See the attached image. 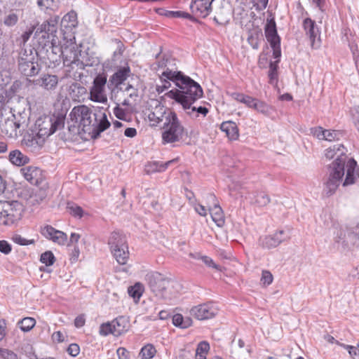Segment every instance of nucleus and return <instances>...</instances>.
<instances>
[{
  "instance_id": "obj_59",
  "label": "nucleus",
  "mask_w": 359,
  "mask_h": 359,
  "mask_svg": "<svg viewBox=\"0 0 359 359\" xmlns=\"http://www.w3.org/2000/svg\"><path fill=\"white\" fill-rule=\"evenodd\" d=\"M257 100V98L246 95L243 104H245L248 107L254 109V106L255 105Z\"/></svg>"
},
{
  "instance_id": "obj_3",
  "label": "nucleus",
  "mask_w": 359,
  "mask_h": 359,
  "mask_svg": "<svg viewBox=\"0 0 359 359\" xmlns=\"http://www.w3.org/2000/svg\"><path fill=\"white\" fill-rule=\"evenodd\" d=\"M179 89H172L165 94V96L174 100L182 105V109H189L190 104H194L203 95L201 86L189 76L178 81Z\"/></svg>"
},
{
  "instance_id": "obj_8",
  "label": "nucleus",
  "mask_w": 359,
  "mask_h": 359,
  "mask_svg": "<svg viewBox=\"0 0 359 359\" xmlns=\"http://www.w3.org/2000/svg\"><path fill=\"white\" fill-rule=\"evenodd\" d=\"M27 115L25 111H18L15 110L10 117L2 118L0 120V130L3 136L10 138L16 139L21 132V128L27 126Z\"/></svg>"
},
{
  "instance_id": "obj_43",
  "label": "nucleus",
  "mask_w": 359,
  "mask_h": 359,
  "mask_svg": "<svg viewBox=\"0 0 359 359\" xmlns=\"http://www.w3.org/2000/svg\"><path fill=\"white\" fill-rule=\"evenodd\" d=\"M40 261L46 266H51L55 262V257L51 251H46L41 254Z\"/></svg>"
},
{
  "instance_id": "obj_30",
  "label": "nucleus",
  "mask_w": 359,
  "mask_h": 359,
  "mask_svg": "<svg viewBox=\"0 0 359 359\" xmlns=\"http://www.w3.org/2000/svg\"><path fill=\"white\" fill-rule=\"evenodd\" d=\"M175 159L168 161L165 163L154 161L148 163L146 165V172L147 173L156 172H163L165 171L169 165L175 162Z\"/></svg>"
},
{
  "instance_id": "obj_14",
  "label": "nucleus",
  "mask_w": 359,
  "mask_h": 359,
  "mask_svg": "<svg viewBox=\"0 0 359 359\" xmlns=\"http://www.w3.org/2000/svg\"><path fill=\"white\" fill-rule=\"evenodd\" d=\"M107 83V78L103 76H97L93 81V85L90 89V100L94 102L104 103L107 101L105 93V85Z\"/></svg>"
},
{
  "instance_id": "obj_47",
  "label": "nucleus",
  "mask_w": 359,
  "mask_h": 359,
  "mask_svg": "<svg viewBox=\"0 0 359 359\" xmlns=\"http://www.w3.org/2000/svg\"><path fill=\"white\" fill-rule=\"evenodd\" d=\"M0 357L3 359H19L18 355L11 350L0 348Z\"/></svg>"
},
{
  "instance_id": "obj_40",
  "label": "nucleus",
  "mask_w": 359,
  "mask_h": 359,
  "mask_svg": "<svg viewBox=\"0 0 359 359\" xmlns=\"http://www.w3.org/2000/svg\"><path fill=\"white\" fill-rule=\"evenodd\" d=\"M36 3L41 10L54 11L58 7L59 0H36Z\"/></svg>"
},
{
  "instance_id": "obj_18",
  "label": "nucleus",
  "mask_w": 359,
  "mask_h": 359,
  "mask_svg": "<svg viewBox=\"0 0 359 359\" xmlns=\"http://www.w3.org/2000/svg\"><path fill=\"white\" fill-rule=\"evenodd\" d=\"M215 0H192L190 8L196 17L205 18L212 11V4Z\"/></svg>"
},
{
  "instance_id": "obj_6",
  "label": "nucleus",
  "mask_w": 359,
  "mask_h": 359,
  "mask_svg": "<svg viewBox=\"0 0 359 359\" xmlns=\"http://www.w3.org/2000/svg\"><path fill=\"white\" fill-rule=\"evenodd\" d=\"M60 20L58 15H54L45 20L40 25L34 32V38L43 48L53 46V42H57L56 36L57 25Z\"/></svg>"
},
{
  "instance_id": "obj_16",
  "label": "nucleus",
  "mask_w": 359,
  "mask_h": 359,
  "mask_svg": "<svg viewBox=\"0 0 359 359\" xmlns=\"http://www.w3.org/2000/svg\"><path fill=\"white\" fill-rule=\"evenodd\" d=\"M25 53H21L18 61L19 70L26 76H33L40 71V67L36 62H34L33 57H29Z\"/></svg>"
},
{
  "instance_id": "obj_31",
  "label": "nucleus",
  "mask_w": 359,
  "mask_h": 359,
  "mask_svg": "<svg viewBox=\"0 0 359 359\" xmlns=\"http://www.w3.org/2000/svg\"><path fill=\"white\" fill-rule=\"evenodd\" d=\"M186 114L191 118H196L199 117L201 115L205 117L208 113V109L205 107L196 106L190 104L189 109H183Z\"/></svg>"
},
{
  "instance_id": "obj_11",
  "label": "nucleus",
  "mask_w": 359,
  "mask_h": 359,
  "mask_svg": "<svg viewBox=\"0 0 359 359\" xmlns=\"http://www.w3.org/2000/svg\"><path fill=\"white\" fill-rule=\"evenodd\" d=\"M108 244L116 262L120 264H126L129 252L121 236L117 232H113L109 238Z\"/></svg>"
},
{
  "instance_id": "obj_51",
  "label": "nucleus",
  "mask_w": 359,
  "mask_h": 359,
  "mask_svg": "<svg viewBox=\"0 0 359 359\" xmlns=\"http://www.w3.org/2000/svg\"><path fill=\"white\" fill-rule=\"evenodd\" d=\"M201 260L207 266L215 269L217 270H220L219 266L216 264L212 259L210 257L203 255V257H201Z\"/></svg>"
},
{
  "instance_id": "obj_20",
  "label": "nucleus",
  "mask_w": 359,
  "mask_h": 359,
  "mask_svg": "<svg viewBox=\"0 0 359 359\" xmlns=\"http://www.w3.org/2000/svg\"><path fill=\"white\" fill-rule=\"evenodd\" d=\"M303 27L306 35L309 36L310 39L312 48H316L319 47V40L316 41V39L319 35V30L316 27L315 21L312 20L311 18H306L304 20Z\"/></svg>"
},
{
  "instance_id": "obj_12",
  "label": "nucleus",
  "mask_w": 359,
  "mask_h": 359,
  "mask_svg": "<svg viewBox=\"0 0 359 359\" xmlns=\"http://www.w3.org/2000/svg\"><path fill=\"white\" fill-rule=\"evenodd\" d=\"M128 327L129 323L127 318L119 316L111 322L102 323L100 327L99 332L102 336L111 334L118 337L127 332Z\"/></svg>"
},
{
  "instance_id": "obj_21",
  "label": "nucleus",
  "mask_w": 359,
  "mask_h": 359,
  "mask_svg": "<svg viewBox=\"0 0 359 359\" xmlns=\"http://www.w3.org/2000/svg\"><path fill=\"white\" fill-rule=\"evenodd\" d=\"M20 172L25 179L32 184L37 185L42 179L41 169L35 166H27L20 169Z\"/></svg>"
},
{
  "instance_id": "obj_13",
  "label": "nucleus",
  "mask_w": 359,
  "mask_h": 359,
  "mask_svg": "<svg viewBox=\"0 0 359 359\" xmlns=\"http://www.w3.org/2000/svg\"><path fill=\"white\" fill-rule=\"evenodd\" d=\"M218 311V308L213 303L208 302L192 307L190 315L198 320H203L214 318Z\"/></svg>"
},
{
  "instance_id": "obj_64",
  "label": "nucleus",
  "mask_w": 359,
  "mask_h": 359,
  "mask_svg": "<svg viewBox=\"0 0 359 359\" xmlns=\"http://www.w3.org/2000/svg\"><path fill=\"white\" fill-rule=\"evenodd\" d=\"M348 353L353 359H359V348L348 346Z\"/></svg>"
},
{
  "instance_id": "obj_28",
  "label": "nucleus",
  "mask_w": 359,
  "mask_h": 359,
  "mask_svg": "<svg viewBox=\"0 0 359 359\" xmlns=\"http://www.w3.org/2000/svg\"><path fill=\"white\" fill-rule=\"evenodd\" d=\"M220 129L231 140H236L238 138V129L235 122L224 121L221 124Z\"/></svg>"
},
{
  "instance_id": "obj_39",
  "label": "nucleus",
  "mask_w": 359,
  "mask_h": 359,
  "mask_svg": "<svg viewBox=\"0 0 359 359\" xmlns=\"http://www.w3.org/2000/svg\"><path fill=\"white\" fill-rule=\"evenodd\" d=\"M156 352L155 347L152 344H149L141 348L139 357L141 359H151L155 355Z\"/></svg>"
},
{
  "instance_id": "obj_4",
  "label": "nucleus",
  "mask_w": 359,
  "mask_h": 359,
  "mask_svg": "<svg viewBox=\"0 0 359 359\" xmlns=\"http://www.w3.org/2000/svg\"><path fill=\"white\" fill-rule=\"evenodd\" d=\"M53 54L50 60L57 61L61 57L64 62L69 64L76 63L79 61V56L81 50L76 43V39L74 33L72 32H64L62 40L53 42V46L50 48Z\"/></svg>"
},
{
  "instance_id": "obj_61",
  "label": "nucleus",
  "mask_w": 359,
  "mask_h": 359,
  "mask_svg": "<svg viewBox=\"0 0 359 359\" xmlns=\"http://www.w3.org/2000/svg\"><path fill=\"white\" fill-rule=\"evenodd\" d=\"M117 355L119 359H128L130 353L123 347H120L116 351Z\"/></svg>"
},
{
  "instance_id": "obj_34",
  "label": "nucleus",
  "mask_w": 359,
  "mask_h": 359,
  "mask_svg": "<svg viewBox=\"0 0 359 359\" xmlns=\"http://www.w3.org/2000/svg\"><path fill=\"white\" fill-rule=\"evenodd\" d=\"M69 95L72 100L80 101L81 97L86 93V89L78 83H73L69 86Z\"/></svg>"
},
{
  "instance_id": "obj_49",
  "label": "nucleus",
  "mask_w": 359,
  "mask_h": 359,
  "mask_svg": "<svg viewBox=\"0 0 359 359\" xmlns=\"http://www.w3.org/2000/svg\"><path fill=\"white\" fill-rule=\"evenodd\" d=\"M209 350H210L209 344L205 341H201L198 344L196 350V353L207 355Z\"/></svg>"
},
{
  "instance_id": "obj_46",
  "label": "nucleus",
  "mask_w": 359,
  "mask_h": 359,
  "mask_svg": "<svg viewBox=\"0 0 359 359\" xmlns=\"http://www.w3.org/2000/svg\"><path fill=\"white\" fill-rule=\"evenodd\" d=\"M273 276L272 273L268 270H263L260 278V283L264 287L271 285L273 282Z\"/></svg>"
},
{
  "instance_id": "obj_56",
  "label": "nucleus",
  "mask_w": 359,
  "mask_h": 359,
  "mask_svg": "<svg viewBox=\"0 0 359 359\" xmlns=\"http://www.w3.org/2000/svg\"><path fill=\"white\" fill-rule=\"evenodd\" d=\"M67 351L70 355L76 357L80 353V348L78 344H72L68 346Z\"/></svg>"
},
{
  "instance_id": "obj_27",
  "label": "nucleus",
  "mask_w": 359,
  "mask_h": 359,
  "mask_svg": "<svg viewBox=\"0 0 359 359\" xmlns=\"http://www.w3.org/2000/svg\"><path fill=\"white\" fill-rule=\"evenodd\" d=\"M47 196L46 190L41 188H34L27 198V204L35 205L41 203Z\"/></svg>"
},
{
  "instance_id": "obj_23",
  "label": "nucleus",
  "mask_w": 359,
  "mask_h": 359,
  "mask_svg": "<svg viewBox=\"0 0 359 359\" xmlns=\"http://www.w3.org/2000/svg\"><path fill=\"white\" fill-rule=\"evenodd\" d=\"M130 74V68L128 65L120 67L117 71L113 74L109 80L110 85L115 88H118L120 85L129 77Z\"/></svg>"
},
{
  "instance_id": "obj_22",
  "label": "nucleus",
  "mask_w": 359,
  "mask_h": 359,
  "mask_svg": "<svg viewBox=\"0 0 359 359\" xmlns=\"http://www.w3.org/2000/svg\"><path fill=\"white\" fill-rule=\"evenodd\" d=\"M33 83L47 90H53L57 86L58 78L56 75L44 74L39 78L33 80Z\"/></svg>"
},
{
  "instance_id": "obj_9",
  "label": "nucleus",
  "mask_w": 359,
  "mask_h": 359,
  "mask_svg": "<svg viewBox=\"0 0 359 359\" xmlns=\"http://www.w3.org/2000/svg\"><path fill=\"white\" fill-rule=\"evenodd\" d=\"M22 212V205L19 202L0 201V224L6 226L15 224L21 219Z\"/></svg>"
},
{
  "instance_id": "obj_54",
  "label": "nucleus",
  "mask_w": 359,
  "mask_h": 359,
  "mask_svg": "<svg viewBox=\"0 0 359 359\" xmlns=\"http://www.w3.org/2000/svg\"><path fill=\"white\" fill-rule=\"evenodd\" d=\"M163 77H161L162 84L156 86V90L158 93H162L163 91L168 89L171 86L170 81L165 79L163 80Z\"/></svg>"
},
{
  "instance_id": "obj_60",
  "label": "nucleus",
  "mask_w": 359,
  "mask_h": 359,
  "mask_svg": "<svg viewBox=\"0 0 359 359\" xmlns=\"http://www.w3.org/2000/svg\"><path fill=\"white\" fill-rule=\"evenodd\" d=\"M11 251V245L6 241H0V252L5 255H8Z\"/></svg>"
},
{
  "instance_id": "obj_62",
  "label": "nucleus",
  "mask_w": 359,
  "mask_h": 359,
  "mask_svg": "<svg viewBox=\"0 0 359 359\" xmlns=\"http://www.w3.org/2000/svg\"><path fill=\"white\" fill-rule=\"evenodd\" d=\"M271 48H273V56L275 59L277 60L274 62L273 63H276L278 65L279 62V58L281 55L280 48V43L278 45H271Z\"/></svg>"
},
{
  "instance_id": "obj_36",
  "label": "nucleus",
  "mask_w": 359,
  "mask_h": 359,
  "mask_svg": "<svg viewBox=\"0 0 359 359\" xmlns=\"http://www.w3.org/2000/svg\"><path fill=\"white\" fill-rule=\"evenodd\" d=\"M62 25L65 28L70 29L74 28L77 25V14L74 11H70L66 14L62 19Z\"/></svg>"
},
{
  "instance_id": "obj_33",
  "label": "nucleus",
  "mask_w": 359,
  "mask_h": 359,
  "mask_svg": "<svg viewBox=\"0 0 359 359\" xmlns=\"http://www.w3.org/2000/svg\"><path fill=\"white\" fill-rule=\"evenodd\" d=\"M231 13L228 8H220L215 12L214 20L220 25H226L230 20Z\"/></svg>"
},
{
  "instance_id": "obj_37",
  "label": "nucleus",
  "mask_w": 359,
  "mask_h": 359,
  "mask_svg": "<svg viewBox=\"0 0 359 359\" xmlns=\"http://www.w3.org/2000/svg\"><path fill=\"white\" fill-rule=\"evenodd\" d=\"M172 323L175 326L180 328H188L192 325V320L189 317L184 318L180 313L172 316Z\"/></svg>"
},
{
  "instance_id": "obj_2",
  "label": "nucleus",
  "mask_w": 359,
  "mask_h": 359,
  "mask_svg": "<svg viewBox=\"0 0 359 359\" xmlns=\"http://www.w3.org/2000/svg\"><path fill=\"white\" fill-rule=\"evenodd\" d=\"M146 280L151 292L157 300H163L171 304L177 299L178 284L175 281L158 272L148 273Z\"/></svg>"
},
{
  "instance_id": "obj_58",
  "label": "nucleus",
  "mask_w": 359,
  "mask_h": 359,
  "mask_svg": "<svg viewBox=\"0 0 359 359\" xmlns=\"http://www.w3.org/2000/svg\"><path fill=\"white\" fill-rule=\"evenodd\" d=\"M127 93V95L128 97L131 99L135 100L138 95H137V90L135 89L133 86L128 85L125 91Z\"/></svg>"
},
{
  "instance_id": "obj_19",
  "label": "nucleus",
  "mask_w": 359,
  "mask_h": 359,
  "mask_svg": "<svg viewBox=\"0 0 359 359\" xmlns=\"http://www.w3.org/2000/svg\"><path fill=\"white\" fill-rule=\"evenodd\" d=\"M208 200L210 203H212V207L210 205L208 208L212 220L218 226H222L225 223V219L223 211L219 205L215 196L212 194H209Z\"/></svg>"
},
{
  "instance_id": "obj_38",
  "label": "nucleus",
  "mask_w": 359,
  "mask_h": 359,
  "mask_svg": "<svg viewBox=\"0 0 359 359\" xmlns=\"http://www.w3.org/2000/svg\"><path fill=\"white\" fill-rule=\"evenodd\" d=\"M186 76L181 72H172L168 69L162 73V77L170 81H173L177 86L178 81L183 80Z\"/></svg>"
},
{
  "instance_id": "obj_17",
  "label": "nucleus",
  "mask_w": 359,
  "mask_h": 359,
  "mask_svg": "<svg viewBox=\"0 0 359 359\" xmlns=\"http://www.w3.org/2000/svg\"><path fill=\"white\" fill-rule=\"evenodd\" d=\"M41 233L46 238L60 245H64L67 242V235L62 231L46 225L41 228Z\"/></svg>"
},
{
  "instance_id": "obj_5",
  "label": "nucleus",
  "mask_w": 359,
  "mask_h": 359,
  "mask_svg": "<svg viewBox=\"0 0 359 359\" xmlns=\"http://www.w3.org/2000/svg\"><path fill=\"white\" fill-rule=\"evenodd\" d=\"M325 156L327 159L335 158L332 163H338L340 166L346 168V175L343 186H348L355 182L354 172L357 163L353 158L348 159L346 149L343 144H336L327 148L325 151Z\"/></svg>"
},
{
  "instance_id": "obj_55",
  "label": "nucleus",
  "mask_w": 359,
  "mask_h": 359,
  "mask_svg": "<svg viewBox=\"0 0 359 359\" xmlns=\"http://www.w3.org/2000/svg\"><path fill=\"white\" fill-rule=\"evenodd\" d=\"M339 135V133L338 131L326 130L325 133V138L323 140L333 141L335 139H338Z\"/></svg>"
},
{
  "instance_id": "obj_15",
  "label": "nucleus",
  "mask_w": 359,
  "mask_h": 359,
  "mask_svg": "<svg viewBox=\"0 0 359 359\" xmlns=\"http://www.w3.org/2000/svg\"><path fill=\"white\" fill-rule=\"evenodd\" d=\"M37 123L38 135L42 137L43 139L53 134L63 125L62 120L55 117H47L45 118L41 123H40L39 121H38Z\"/></svg>"
},
{
  "instance_id": "obj_52",
  "label": "nucleus",
  "mask_w": 359,
  "mask_h": 359,
  "mask_svg": "<svg viewBox=\"0 0 359 359\" xmlns=\"http://www.w3.org/2000/svg\"><path fill=\"white\" fill-rule=\"evenodd\" d=\"M168 15L173 18H182L191 19L192 16L191 14L184 11H169Z\"/></svg>"
},
{
  "instance_id": "obj_53",
  "label": "nucleus",
  "mask_w": 359,
  "mask_h": 359,
  "mask_svg": "<svg viewBox=\"0 0 359 359\" xmlns=\"http://www.w3.org/2000/svg\"><path fill=\"white\" fill-rule=\"evenodd\" d=\"M15 243L21 245H28L34 243V240H27L20 235H16L13 237Z\"/></svg>"
},
{
  "instance_id": "obj_24",
  "label": "nucleus",
  "mask_w": 359,
  "mask_h": 359,
  "mask_svg": "<svg viewBox=\"0 0 359 359\" xmlns=\"http://www.w3.org/2000/svg\"><path fill=\"white\" fill-rule=\"evenodd\" d=\"M265 36L270 45H278L280 38L277 34L276 22L273 19L268 20L265 26Z\"/></svg>"
},
{
  "instance_id": "obj_32",
  "label": "nucleus",
  "mask_w": 359,
  "mask_h": 359,
  "mask_svg": "<svg viewBox=\"0 0 359 359\" xmlns=\"http://www.w3.org/2000/svg\"><path fill=\"white\" fill-rule=\"evenodd\" d=\"M23 143L28 147L36 149L41 147L43 143L44 139L38 135H27L23 138Z\"/></svg>"
},
{
  "instance_id": "obj_41",
  "label": "nucleus",
  "mask_w": 359,
  "mask_h": 359,
  "mask_svg": "<svg viewBox=\"0 0 359 359\" xmlns=\"http://www.w3.org/2000/svg\"><path fill=\"white\" fill-rule=\"evenodd\" d=\"M270 201L269 195L264 192H258L255 195V203L259 207L267 205Z\"/></svg>"
},
{
  "instance_id": "obj_10",
  "label": "nucleus",
  "mask_w": 359,
  "mask_h": 359,
  "mask_svg": "<svg viewBox=\"0 0 359 359\" xmlns=\"http://www.w3.org/2000/svg\"><path fill=\"white\" fill-rule=\"evenodd\" d=\"M346 168L340 166L338 163H332L329 166L328 177L324 182L323 194L330 197L335 194L342 181Z\"/></svg>"
},
{
  "instance_id": "obj_48",
  "label": "nucleus",
  "mask_w": 359,
  "mask_h": 359,
  "mask_svg": "<svg viewBox=\"0 0 359 359\" xmlns=\"http://www.w3.org/2000/svg\"><path fill=\"white\" fill-rule=\"evenodd\" d=\"M18 20L17 14L14 13H9L4 18V23L6 26L11 27L15 25Z\"/></svg>"
},
{
  "instance_id": "obj_63",
  "label": "nucleus",
  "mask_w": 359,
  "mask_h": 359,
  "mask_svg": "<svg viewBox=\"0 0 359 359\" xmlns=\"http://www.w3.org/2000/svg\"><path fill=\"white\" fill-rule=\"evenodd\" d=\"M248 41L249 44L254 48L257 49L259 47V42L257 39V34L256 36H254L251 34L248 38Z\"/></svg>"
},
{
  "instance_id": "obj_50",
  "label": "nucleus",
  "mask_w": 359,
  "mask_h": 359,
  "mask_svg": "<svg viewBox=\"0 0 359 359\" xmlns=\"http://www.w3.org/2000/svg\"><path fill=\"white\" fill-rule=\"evenodd\" d=\"M325 130L322 127H316L311 129L312 135L320 140H323L325 138Z\"/></svg>"
},
{
  "instance_id": "obj_25",
  "label": "nucleus",
  "mask_w": 359,
  "mask_h": 359,
  "mask_svg": "<svg viewBox=\"0 0 359 359\" xmlns=\"http://www.w3.org/2000/svg\"><path fill=\"white\" fill-rule=\"evenodd\" d=\"M284 231H279L273 235L266 236L262 239V245L266 248H273L279 245L285 238L283 236Z\"/></svg>"
},
{
  "instance_id": "obj_57",
  "label": "nucleus",
  "mask_w": 359,
  "mask_h": 359,
  "mask_svg": "<svg viewBox=\"0 0 359 359\" xmlns=\"http://www.w3.org/2000/svg\"><path fill=\"white\" fill-rule=\"evenodd\" d=\"M69 212L74 217H81L83 215V209L77 205H72L68 207Z\"/></svg>"
},
{
  "instance_id": "obj_35",
  "label": "nucleus",
  "mask_w": 359,
  "mask_h": 359,
  "mask_svg": "<svg viewBox=\"0 0 359 359\" xmlns=\"http://www.w3.org/2000/svg\"><path fill=\"white\" fill-rule=\"evenodd\" d=\"M254 110L265 116H270L274 111V108L265 102L257 99L254 106Z\"/></svg>"
},
{
  "instance_id": "obj_1",
  "label": "nucleus",
  "mask_w": 359,
  "mask_h": 359,
  "mask_svg": "<svg viewBox=\"0 0 359 359\" xmlns=\"http://www.w3.org/2000/svg\"><path fill=\"white\" fill-rule=\"evenodd\" d=\"M69 117L74 123L72 126L78 128L79 134L87 133L93 138H96L110 126L104 112L100 111L98 113H93L86 105L74 107L69 114Z\"/></svg>"
},
{
  "instance_id": "obj_29",
  "label": "nucleus",
  "mask_w": 359,
  "mask_h": 359,
  "mask_svg": "<svg viewBox=\"0 0 359 359\" xmlns=\"http://www.w3.org/2000/svg\"><path fill=\"white\" fill-rule=\"evenodd\" d=\"M170 112L173 111L170 109L166 110L163 107H156L154 111L149 114V118L151 121H154L156 123H159L160 122L165 123L167 115Z\"/></svg>"
},
{
  "instance_id": "obj_42",
  "label": "nucleus",
  "mask_w": 359,
  "mask_h": 359,
  "mask_svg": "<svg viewBox=\"0 0 359 359\" xmlns=\"http://www.w3.org/2000/svg\"><path fill=\"white\" fill-rule=\"evenodd\" d=\"M36 321L33 318H24L19 322L20 329L24 332H27L32 330L35 325Z\"/></svg>"
},
{
  "instance_id": "obj_26",
  "label": "nucleus",
  "mask_w": 359,
  "mask_h": 359,
  "mask_svg": "<svg viewBox=\"0 0 359 359\" xmlns=\"http://www.w3.org/2000/svg\"><path fill=\"white\" fill-rule=\"evenodd\" d=\"M8 160L13 165L19 167L28 164L30 161V158L18 149L10 151Z\"/></svg>"
},
{
  "instance_id": "obj_45",
  "label": "nucleus",
  "mask_w": 359,
  "mask_h": 359,
  "mask_svg": "<svg viewBox=\"0 0 359 359\" xmlns=\"http://www.w3.org/2000/svg\"><path fill=\"white\" fill-rule=\"evenodd\" d=\"M278 65L276 63L271 62L269 70V83L271 84L276 83L278 79Z\"/></svg>"
},
{
  "instance_id": "obj_44",
  "label": "nucleus",
  "mask_w": 359,
  "mask_h": 359,
  "mask_svg": "<svg viewBox=\"0 0 359 359\" xmlns=\"http://www.w3.org/2000/svg\"><path fill=\"white\" fill-rule=\"evenodd\" d=\"M142 286L140 283H136L135 285L128 288V294L134 299H139L142 294Z\"/></svg>"
},
{
  "instance_id": "obj_7",
  "label": "nucleus",
  "mask_w": 359,
  "mask_h": 359,
  "mask_svg": "<svg viewBox=\"0 0 359 359\" xmlns=\"http://www.w3.org/2000/svg\"><path fill=\"white\" fill-rule=\"evenodd\" d=\"M185 133V128L179 120L176 113L170 112L162 126L163 144L177 142L183 138Z\"/></svg>"
}]
</instances>
